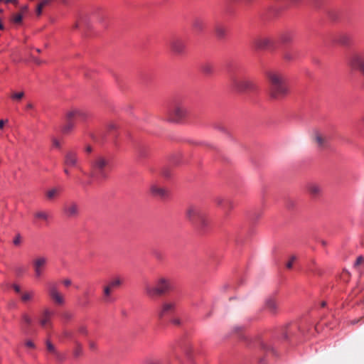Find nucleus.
<instances>
[{"mask_svg":"<svg viewBox=\"0 0 364 364\" xmlns=\"http://www.w3.org/2000/svg\"><path fill=\"white\" fill-rule=\"evenodd\" d=\"M315 141L320 149L325 148L328 144V139L320 133L316 134Z\"/></svg>","mask_w":364,"mask_h":364,"instance_id":"nucleus-21","label":"nucleus"},{"mask_svg":"<svg viewBox=\"0 0 364 364\" xmlns=\"http://www.w3.org/2000/svg\"><path fill=\"white\" fill-rule=\"evenodd\" d=\"M81 350H82L81 347L78 346L75 350V355H79L81 353Z\"/></svg>","mask_w":364,"mask_h":364,"instance_id":"nucleus-45","label":"nucleus"},{"mask_svg":"<svg viewBox=\"0 0 364 364\" xmlns=\"http://www.w3.org/2000/svg\"><path fill=\"white\" fill-rule=\"evenodd\" d=\"M77 154L73 151H68L65 155L64 163L70 167H75L77 165Z\"/></svg>","mask_w":364,"mask_h":364,"instance_id":"nucleus-15","label":"nucleus"},{"mask_svg":"<svg viewBox=\"0 0 364 364\" xmlns=\"http://www.w3.org/2000/svg\"><path fill=\"white\" fill-rule=\"evenodd\" d=\"M25 346L30 349H34L36 348L34 343L31 340L26 341L25 342Z\"/></svg>","mask_w":364,"mask_h":364,"instance_id":"nucleus-39","label":"nucleus"},{"mask_svg":"<svg viewBox=\"0 0 364 364\" xmlns=\"http://www.w3.org/2000/svg\"><path fill=\"white\" fill-rule=\"evenodd\" d=\"M79 212L78 205L75 203H70L65 206L64 213L70 218L75 217L77 215Z\"/></svg>","mask_w":364,"mask_h":364,"instance_id":"nucleus-17","label":"nucleus"},{"mask_svg":"<svg viewBox=\"0 0 364 364\" xmlns=\"http://www.w3.org/2000/svg\"><path fill=\"white\" fill-rule=\"evenodd\" d=\"M23 16L21 14H17L14 16L13 21L14 23H19L21 22Z\"/></svg>","mask_w":364,"mask_h":364,"instance_id":"nucleus-36","label":"nucleus"},{"mask_svg":"<svg viewBox=\"0 0 364 364\" xmlns=\"http://www.w3.org/2000/svg\"><path fill=\"white\" fill-rule=\"evenodd\" d=\"M269 83V95L270 98L276 100L284 98L289 93V88L286 85L287 77L277 71H269L267 73Z\"/></svg>","mask_w":364,"mask_h":364,"instance_id":"nucleus-1","label":"nucleus"},{"mask_svg":"<svg viewBox=\"0 0 364 364\" xmlns=\"http://www.w3.org/2000/svg\"><path fill=\"white\" fill-rule=\"evenodd\" d=\"M347 65L352 71L360 72L364 77V53H350L347 58Z\"/></svg>","mask_w":364,"mask_h":364,"instance_id":"nucleus-4","label":"nucleus"},{"mask_svg":"<svg viewBox=\"0 0 364 364\" xmlns=\"http://www.w3.org/2000/svg\"><path fill=\"white\" fill-rule=\"evenodd\" d=\"M51 0H41L40 3L36 7V14L40 16L44 6H46Z\"/></svg>","mask_w":364,"mask_h":364,"instance_id":"nucleus-28","label":"nucleus"},{"mask_svg":"<svg viewBox=\"0 0 364 364\" xmlns=\"http://www.w3.org/2000/svg\"><path fill=\"white\" fill-rule=\"evenodd\" d=\"M87 151H91V149H90V147H88V148L87 149Z\"/></svg>","mask_w":364,"mask_h":364,"instance_id":"nucleus-51","label":"nucleus"},{"mask_svg":"<svg viewBox=\"0 0 364 364\" xmlns=\"http://www.w3.org/2000/svg\"><path fill=\"white\" fill-rule=\"evenodd\" d=\"M177 309V301L174 299H168L164 301L158 311V316L160 318L164 316L173 314Z\"/></svg>","mask_w":364,"mask_h":364,"instance_id":"nucleus-9","label":"nucleus"},{"mask_svg":"<svg viewBox=\"0 0 364 364\" xmlns=\"http://www.w3.org/2000/svg\"><path fill=\"white\" fill-rule=\"evenodd\" d=\"M60 193V188H53L46 191V196L48 200H53L58 197Z\"/></svg>","mask_w":364,"mask_h":364,"instance_id":"nucleus-24","label":"nucleus"},{"mask_svg":"<svg viewBox=\"0 0 364 364\" xmlns=\"http://www.w3.org/2000/svg\"><path fill=\"white\" fill-rule=\"evenodd\" d=\"M362 120H363V122H364V114H363V117Z\"/></svg>","mask_w":364,"mask_h":364,"instance_id":"nucleus-52","label":"nucleus"},{"mask_svg":"<svg viewBox=\"0 0 364 364\" xmlns=\"http://www.w3.org/2000/svg\"><path fill=\"white\" fill-rule=\"evenodd\" d=\"M146 364H160V361L157 358H147L145 361Z\"/></svg>","mask_w":364,"mask_h":364,"instance_id":"nucleus-34","label":"nucleus"},{"mask_svg":"<svg viewBox=\"0 0 364 364\" xmlns=\"http://www.w3.org/2000/svg\"><path fill=\"white\" fill-rule=\"evenodd\" d=\"M48 294L56 305L63 306L65 304L64 296L59 291L55 282H49L48 284Z\"/></svg>","mask_w":364,"mask_h":364,"instance_id":"nucleus-10","label":"nucleus"},{"mask_svg":"<svg viewBox=\"0 0 364 364\" xmlns=\"http://www.w3.org/2000/svg\"><path fill=\"white\" fill-rule=\"evenodd\" d=\"M171 322L174 325H180L181 324V320L178 318H172Z\"/></svg>","mask_w":364,"mask_h":364,"instance_id":"nucleus-43","label":"nucleus"},{"mask_svg":"<svg viewBox=\"0 0 364 364\" xmlns=\"http://www.w3.org/2000/svg\"><path fill=\"white\" fill-rule=\"evenodd\" d=\"M21 323L26 326H29L33 323V318L28 313H23L21 316Z\"/></svg>","mask_w":364,"mask_h":364,"instance_id":"nucleus-23","label":"nucleus"},{"mask_svg":"<svg viewBox=\"0 0 364 364\" xmlns=\"http://www.w3.org/2000/svg\"><path fill=\"white\" fill-rule=\"evenodd\" d=\"M232 89L238 92H255L258 89V85L255 80L250 78H233L231 82Z\"/></svg>","mask_w":364,"mask_h":364,"instance_id":"nucleus-3","label":"nucleus"},{"mask_svg":"<svg viewBox=\"0 0 364 364\" xmlns=\"http://www.w3.org/2000/svg\"><path fill=\"white\" fill-rule=\"evenodd\" d=\"M309 191L313 194H317L320 192V188L316 185H312L309 186Z\"/></svg>","mask_w":364,"mask_h":364,"instance_id":"nucleus-33","label":"nucleus"},{"mask_svg":"<svg viewBox=\"0 0 364 364\" xmlns=\"http://www.w3.org/2000/svg\"><path fill=\"white\" fill-rule=\"evenodd\" d=\"M22 242V237L19 233L16 234L13 240V243L15 246H20Z\"/></svg>","mask_w":364,"mask_h":364,"instance_id":"nucleus-32","label":"nucleus"},{"mask_svg":"<svg viewBox=\"0 0 364 364\" xmlns=\"http://www.w3.org/2000/svg\"><path fill=\"white\" fill-rule=\"evenodd\" d=\"M255 44L257 48L265 49L272 46L273 41L268 37H262L255 40Z\"/></svg>","mask_w":364,"mask_h":364,"instance_id":"nucleus-16","label":"nucleus"},{"mask_svg":"<svg viewBox=\"0 0 364 364\" xmlns=\"http://www.w3.org/2000/svg\"><path fill=\"white\" fill-rule=\"evenodd\" d=\"M48 216V213L46 211H37L34 214V218L41 221H47Z\"/></svg>","mask_w":364,"mask_h":364,"instance_id":"nucleus-25","label":"nucleus"},{"mask_svg":"<svg viewBox=\"0 0 364 364\" xmlns=\"http://www.w3.org/2000/svg\"><path fill=\"white\" fill-rule=\"evenodd\" d=\"M122 282L119 278H115L110 281L107 285H109L112 289L120 286Z\"/></svg>","mask_w":364,"mask_h":364,"instance_id":"nucleus-31","label":"nucleus"},{"mask_svg":"<svg viewBox=\"0 0 364 364\" xmlns=\"http://www.w3.org/2000/svg\"><path fill=\"white\" fill-rule=\"evenodd\" d=\"M265 310L272 315H276L279 312V304L273 298H269L266 300Z\"/></svg>","mask_w":364,"mask_h":364,"instance_id":"nucleus-14","label":"nucleus"},{"mask_svg":"<svg viewBox=\"0 0 364 364\" xmlns=\"http://www.w3.org/2000/svg\"><path fill=\"white\" fill-rule=\"evenodd\" d=\"M48 259L44 256H38L33 260L32 264L36 278L39 279L42 277Z\"/></svg>","mask_w":364,"mask_h":364,"instance_id":"nucleus-11","label":"nucleus"},{"mask_svg":"<svg viewBox=\"0 0 364 364\" xmlns=\"http://www.w3.org/2000/svg\"><path fill=\"white\" fill-rule=\"evenodd\" d=\"M201 69H202L203 73L206 75H210V74L213 73V72L214 70L213 65L211 64H209V63L204 64L202 66Z\"/></svg>","mask_w":364,"mask_h":364,"instance_id":"nucleus-29","label":"nucleus"},{"mask_svg":"<svg viewBox=\"0 0 364 364\" xmlns=\"http://www.w3.org/2000/svg\"><path fill=\"white\" fill-rule=\"evenodd\" d=\"M107 166L108 161L102 157L96 159L92 164L91 176L97 179L105 178L107 176L105 168Z\"/></svg>","mask_w":364,"mask_h":364,"instance_id":"nucleus-6","label":"nucleus"},{"mask_svg":"<svg viewBox=\"0 0 364 364\" xmlns=\"http://www.w3.org/2000/svg\"><path fill=\"white\" fill-rule=\"evenodd\" d=\"M75 124L73 121H68V123L64 125L62 128V132L63 134H68L74 129Z\"/></svg>","mask_w":364,"mask_h":364,"instance_id":"nucleus-26","label":"nucleus"},{"mask_svg":"<svg viewBox=\"0 0 364 364\" xmlns=\"http://www.w3.org/2000/svg\"><path fill=\"white\" fill-rule=\"evenodd\" d=\"M26 108L27 109H32L33 108V105L31 103H28L27 105H26Z\"/></svg>","mask_w":364,"mask_h":364,"instance_id":"nucleus-48","label":"nucleus"},{"mask_svg":"<svg viewBox=\"0 0 364 364\" xmlns=\"http://www.w3.org/2000/svg\"><path fill=\"white\" fill-rule=\"evenodd\" d=\"M188 115L187 108L182 104H176L168 112V120L178 123L184 120Z\"/></svg>","mask_w":364,"mask_h":364,"instance_id":"nucleus-5","label":"nucleus"},{"mask_svg":"<svg viewBox=\"0 0 364 364\" xmlns=\"http://www.w3.org/2000/svg\"><path fill=\"white\" fill-rule=\"evenodd\" d=\"M280 41L283 43H289L294 39V34L291 32H284L280 36Z\"/></svg>","mask_w":364,"mask_h":364,"instance_id":"nucleus-22","label":"nucleus"},{"mask_svg":"<svg viewBox=\"0 0 364 364\" xmlns=\"http://www.w3.org/2000/svg\"><path fill=\"white\" fill-rule=\"evenodd\" d=\"M46 346H47V349H48V350H49L50 352H51V353H55V347H54V346L50 343V341H46Z\"/></svg>","mask_w":364,"mask_h":364,"instance_id":"nucleus-37","label":"nucleus"},{"mask_svg":"<svg viewBox=\"0 0 364 364\" xmlns=\"http://www.w3.org/2000/svg\"><path fill=\"white\" fill-rule=\"evenodd\" d=\"M13 288L14 289V291L16 292V293H18V294H21V287L19 285L16 284H13Z\"/></svg>","mask_w":364,"mask_h":364,"instance_id":"nucleus-42","label":"nucleus"},{"mask_svg":"<svg viewBox=\"0 0 364 364\" xmlns=\"http://www.w3.org/2000/svg\"><path fill=\"white\" fill-rule=\"evenodd\" d=\"M207 26V22L204 18L197 17L193 21V28L197 32L203 31Z\"/></svg>","mask_w":364,"mask_h":364,"instance_id":"nucleus-18","label":"nucleus"},{"mask_svg":"<svg viewBox=\"0 0 364 364\" xmlns=\"http://www.w3.org/2000/svg\"><path fill=\"white\" fill-rule=\"evenodd\" d=\"M150 191L153 196L158 197H164L167 194V191L166 189L155 183L150 186Z\"/></svg>","mask_w":364,"mask_h":364,"instance_id":"nucleus-19","label":"nucleus"},{"mask_svg":"<svg viewBox=\"0 0 364 364\" xmlns=\"http://www.w3.org/2000/svg\"><path fill=\"white\" fill-rule=\"evenodd\" d=\"M186 217L191 223L203 224L205 214L200 207L191 205L186 210Z\"/></svg>","mask_w":364,"mask_h":364,"instance_id":"nucleus-7","label":"nucleus"},{"mask_svg":"<svg viewBox=\"0 0 364 364\" xmlns=\"http://www.w3.org/2000/svg\"><path fill=\"white\" fill-rule=\"evenodd\" d=\"M296 260V257L295 256H291L289 259V261L287 263V267L288 269H291L293 266V264L294 262V261Z\"/></svg>","mask_w":364,"mask_h":364,"instance_id":"nucleus-38","label":"nucleus"},{"mask_svg":"<svg viewBox=\"0 0 364 364\" xmlns=\"http://www.w3.org/2000/svg\"><path fill=\"white\" fill-rule=\"evenodd\" d=\"M112 289L109 286L107 285L104 287V299L105 301H111V293L112 291Z\"/></svg>","mask_w":364,"mask_h":364,"instance_id":"nucleus-27","label":"nucleus"},{"mask_svg":"<svg viewBox=\"0 0 364 364\" xmlns=\"http://www.w3.org/2000/svg\"><path fill=\"white\" fill-rule=\"evenodd\" d=\"M64 172H65V174H67V175H69V173H69V171H68V170L67 168H65Z\"/></svg>","mask_w":364,"mask_h":364,"instance_id":"nucleus-49","label":"nucleus"},{"mask_svg":"<svg viewBox=\"0 0 364 364\" xmlns=\"http://www.w3.org/2000/svg\"><path fill=\"white\" fill-rule=\"evenodd\" d=\"M17 0H6V3H16Z\"/></svg>","mask_w":364,"mask_h":364,"instance_id":"nucleus-47","label":"nucleus"},{"mask_svg":"<svg viewBox=\"0 0 364 364\" xmlns=\"http://www.w3.org/2000/svg\"><path fill=\"white\" fill-rule=\"evenodd\" d=\"M161 174L165 177H169L171 176L170 171L167 168H164L161 171Z\"/></svg>","mask_w":364,"mask_h":364,"instance_id":"nucleus-41","label":"nucleus"},{"mask_svg":"<svg viewBox=\"0 0 364 364\" xmlns=\"http://www.w3.org/2000/svg\"><path fill=\"white\" fill-rule=\"evenodd\" d=\"M90 116L87 111L80 108H72L65 113L68 121L79 120L80 122H86Z\"/></svg>","mask_w":364,"mask_h":364,"instance_id":"nucleus-8","label":"nucleus"},{"mask_svg":"<svg viewBox=\"0 0 364 364\" xmlns=\"http://www.w3.org/2000/svg\"><path fill=\"white\" fill-rule=\"evenodd\" d=\"M4 124H5V121H4L3 119H1L0 120V129H2L4 128Z\"/></svg>","mask_w":364,"mask_h":364,"instance_id":"nucleus-46","label":"nucleus"},{"mask_svg":"<svg viewBox=\"0 0 364 364\" xmlns=\"http://www.w3.org/2000/svg\"><path fill=\"white\" fill-rule=\"evenodd\" d=\"M173 288V283L169 277L160 276L155 279L154 285L148 282L145 283L144 290L148 297L154 298L166 294L171 291Z\"/></svg>","mask_w":364,"mask_h":364,"instance_id":"nucleus-2","label":"nucleus"},{"mask_svg":"<svg viewBox=\"0 0 364 364\" xmlns=\"http://www.w3.org/2000/svg\"><path fill=\"white\" fill-rule=\"evenodd\" d=\"M2 0H0V2Z\"/></svg>","mask_w":364,"mask_h":364,"instance_id":"nucleus-53","label":"nucleus"},{"mask_svg":"<svg viewBox=\"0 0 364 364\" xmlns=\"http://www.w3.org/2000/svg\"><path fill=\"white\" fill-rule=\"evenodd\" d=\"M54 312L50 309H44L39 318L40 325L42 327L50 326L51 318Z\"/></svg>","mask_w":364,"mask_h":364,"instance_id":"nucleus-13","label":"nucleus"},{"mask_svg":"<svg viewBox=\"0 0 364 364\" xmlns=\"http://www.w3.org/2000/svg\"><path fill=\"white\" fill-rule=\"evenodd\" d=\"M363 262H364V257L363 256H359L356 259L355 265L358 266V265L361 264Z\"/></svg>","mask_w":364,"mask_h":364,"instance_id":"nucleus-40","label":"nucleus"},{"mask_svg":"<svg viewBox=\"0 0 364 364\" xmlns=\"http://www.w3.org/2000/svg\"><path fill=\"white\" fill-rule=\"evenodd\" d=\"M284 58H285L286 59H290V55H289L286 54V55H285V56H284Z\"/></svg>","mask_w":364,"mask_h":364,"instance_id":"nucleus-50","label":"nucleus"},{"mask_svg":"<svg viewBox=\"0 0 364 364\" xmlns=\"http://www.w3.org/2000/svg\"><path fill=\"white\" fill-rule=\"evenodd\" d=\"M35 296V291L33 290H28L23 291L21 294V301L23 303H28L33 301Z\"/></svg>","mask_w":364,"mask_h":364,"instance_id":"nucleus-20","label":"nucleus"},{"mask_svg":"<svg viewBox=\"0 0 364 364\" xmlns=\"http://www.w3.org/2000/svg\"><path fill=\"white\" fill-rule=\"evenodd\" d=\"M25 94L24 92L21 91L18 92H14L11 95V98L16 102H19L22 100V98L24 97Z\"/></svg>","mask_w":364,"mask_h":364,"instance_id":"nucleus-30","label":"nucleus"},{"mask_svg":"<svg viewBox=\"0 0 364 364\" xmlns=\"http://www.w3.org/2000/svg\"><path fill=\"white\" fill-rule=\"evenodd\" d=\"M170 47L173 53L181 55L186 50V43L181 38H175L170 41Z\"/></svg>","mask_w":364,"mask_h":364,"instance_id":"nucleus-12","label":"nucleus"},{"mask_svg":"<svg viewBox=\"0 0 364 364\" xmlns=\"http://www.w3.org/2000/svg\"><path fill=\"white\" fill-rule=\"evenodd\" d=\"M215 31L219 37H223L225 33V29L220 26L217 27Z\"/></svg>","mask_w":364,"mask_h":364,"instance_id":"nucleus-35","label":"nucleus"},{"mask_svg":"<svg viewBox=\"0 0 364 364\" xmlns=\"http://www.w3.org/2000/svg\"><path fill=\"white\" fill-rule=\"evenodd\" d=\"M63 284L66 287H68L71 284V280L69 279H64L63 282Z\"/></svg>","mask_w":364,"mask_h":364,"instance_id":"nucleus-44","label":"nucleus"}]
</instances>
